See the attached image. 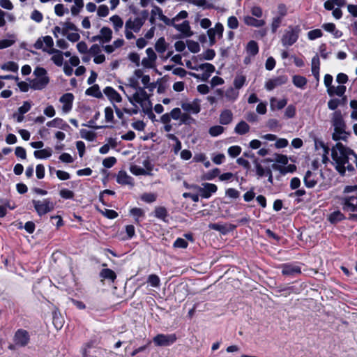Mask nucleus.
<instances>
[{"label": "nucleus", "instance_id": "nucleus-1", "mask_svg": "<svg viewBox=\"0 0 357 357\" xmlns=\"http://www.w3.org/2000/svg\"><path fill=\"white\" fill-rule=\"evenodd\" d=\"M339 200L344 211L357 212V185L345 186Z\"/></svg>", "mask_w": 357, "mask_h": 357}, {"label": "nucleus", "instance_id": "nucleus-2", "mask_svg": "<svg viewBox=\"0 0 357 357\" xmlns=\"http://www.w3.org/2000/svg\"><path fill=\"white\" fill-rule=\"evenodd\" d=\"M147 15V12L144 11L142 16L130 17L126 22L124 33L127 40H132L135 38L133 33L139 32L146 20Z\"/></svg>", "mask_w": 357, "mask_h": 357}, {"label": "nucleus", "instance_id": "nucleus-3", "mask_svg": "<svg viewBox=\"0 0 357 357\" xmlns=\"http://www.w3.org/2000/svg\"><path fill=\"white\" fill-rule=\"evenodd\" d=\"M127 98L134 107L139 105L144 113L148 114L151 112L152 104L144 88L139 89L132 96H127Z\"/></svg>", "mask_w": 357, "mask_h": 357}, {"label": "nucleus", "instance_id": "nucleus-4", "mask_svg": "<svg viewBox=\"0 0 357 357\" xmlns=\"http://www.w3.org/2000/svg\"><path fill=\"white\" fill-rule=\"evenodd\" d=\"M33 75L35 78L30 82L31 89L33 90L45 89L50 82L47 70L43 68L37 67L33 71Z\"/></svg>", "mask_w": 357, "mask_h": 357}, {"label": "nucleus", "instance_id": "nucleus-5", "mask_svg": "<svg viewBox=\"0 0 357 357\" xmlns=\"http://www.w3.org/2000/svg\"><path fill=\"white\" fill-rule=\"evenodd\" d=\"M301 29L299 25H290L284 31L281 37V43L284 47H290L296 43L299 38Z\"/></svg>", "mask_w": 357, "mask_h": 357}, {"label": "nucleus", "instance_id": "nucleus-6", "mask_svg": "<svg viewBox=\"0 0 357 357\" xmlns=\"http://www.w3.org/2000/svg\"><path fill=\"white\" fill-rule=\"evenodd\" d=\"M31 202L36 212L40 217L52 211L55 206L50 198L33 199Z\"/></svg>", "mask_w": 357, "mask_h": 357}, {"label": "nucleus", "instance_id": "nucleus-7", "mask_svg": "<svg viewBox=\"0 0 357 357\" xmlns=\"http://www.w3.org/2000/svg\"><path fill=\"white\" fill-rule=\"evenodd\" d=\"M193 70L197 71H203L201 74L190 73V75L197 79H199L203 82H206L211 77V74L215 71V66L209 63H205L197 66L192 67Z\"/></svg>", "mask_w": 357, "mask_h": 357}, {"label": "nucleus", "instance_id": "nucleus-8", "mask_svg": "<svg viewBox=\"0 0 357 357\" xmlns=\"http://www.w3.org/2000/svg\"><path fill=\"white\" fill-rule=\"evenodd\" d=\"M54 46V40L50 36H45L43 37H40L37 39L36 43L33 45V47L36 50H41L47 54H50V50H54L53 48Z\"/></svg>", "mask_w": 357, "mask_h": 357}, {"label": "nucleus", "instance_id": "nucleus-9", "mask_svg": "<svg viewBox=\"0 0 357 357\" xmlns=\"http://www.w3.org/2000/svg\"><path fill=\"white\" fill-rule=\"evenodd\" d=\"M13 342L17 347H26L30 342L29 333L22 328L17 330L13 336Z\"/></svg>", "mask_w": 357, "mask_h": 357}, {"label": "nucleus", "instance_id": "nucleus-10", "mask_svg": "<svg viewBox=\"0 0 357 357\" xmlns=\"http://www.w3.org/2000/svg\"><path fill=\"white\" fill-rule=\"evenodd\" d=\"M176 340L175 334H158L153 338V342L157 346L166 347L172 344Z\"/></svg>", "mask_w": 357, "mask_h": 357}, {"label": "nucleus", "instance_id": "nucleus-11", "mask_svg": "<svg viewBox=\"0 0 357 357\" xmlns=\"http://www.w3.org/2000/svg\"><path fill=\"white\" fill-rule=\"evenodd\" d=\"M147 56L142 60V65L146 68H153L155 66L157 55L151 47L146 50Z\"/></svg>", "mask_w": 357, "mask_h": 357}, {"label": "nucleus", "instance_id": "nucleus-12", "mask_svg": "<svg viewBox=\"0 0 357 357\" xmlns=\"http://www.w3.org/2000/svg\"><path fill=\"white\" fill-rule=\"evenodd\" d=\"M181 108L187 113L197 114L201 110L200 100L195 99L191 102H182Z\"/></svg>", "mask_w": 357, "mask_h": 357}, {"label": "nucleus", "instance_id": "nucleus-13", "mask_svg": "<svg viewBox=\"0 0 357 357\" xmlns=\"http://www.w3.org/2000/svg\"><path fill=\"white\" fill-rule=\"evenodd\" d=\"M281 268L282 275L287 276H295L301 273V267L296 264H284L281 266Z\"/></svg>", "mask_w": 357, "mask_h": 357}, {"label": "nucleus", "instance_id": "nucleus-14", "mask_svg": "<svg viewBox=\"0 0 357 357\" xmlns=\"http://www.w3.org/2000/svg\"><path fill=\"white\" fill-rule=\"evenodd\" d=\"M321 172L307 171L304 176V183L307 188H314L318 182Z\"/></svg>", "mask_w": 357, "mask_h": 357}, {"label": "nucleus", "instance_id": "nucleus-15", "mask_svg": "<svg viewBox=\"0 0 357 357\" xmlns=\"http://www.w3.org/2000/svg\"><path fill=\"white\" fill-rule=\"evenodd\" d=\"M203 187L199 188V192L202 198L208 199L212 194L216 192L218 187L213 183H204L202 184Z\"/></svg>", "mask_w": 357, "mask_h": 357}, {"label": "nucleus", "instance_id": "nucleus-16", "mask_svg": "<svg viewBox=\"0 0 357 357\" xmlns=\"http://www.w3.org/2000/svg\"><path fill=\"white\" fill-rule=\"evenodd\" d=\"M224 28L221 23H217L214 28L209 29L207 33L209 38V42L211 45L215 43V36L218 35L219 38L222 36Z\"/></svg>", "mask_w": 357, "mask_h": 357}, {"label": "nucleus", "instance_id": "nucleus-17", "mask_svg": "<svg viewBox=\"0 0 357 357\" xmlns=\"http://www.w3.org/2000/svg\"><path fill=\"white\" fill-rule=\"evenodd\" d=\"M73 99V95L70 93H65L60 98L59 100L63 104L62 111L64 113H68L71 110Z\"/></svg>", "mask_w": 357, "mask_h": 357}, {"label": "nucleus", "instance_id": "nucleus-18", "mask_svg": "<svg viewBox=\"0 0 357 357\" xmlns=\"http://www.w3.org/2000/svg\"><path fill=\"white\" fill-rule=\"evenodd\" d=\"M116 182L121 185H128L131 187L134 186V179L124 170H121L116 175Z\"/></svg>", "mask_w": 357, "mask_h": 357}, {"label": "nucleus", "instance_id": "nucleus-19", "mask_svg": "<svg viewBox=\"0 0 357 357\" xmlns=\"http://www.w3.org/2000/svg\"><path fill=\"white\" fill-rule=\"evenodd\" d=\"M103 93L113 105L115 102H121L122 100L121 95L111 86L105 87L103 89Z\"/></svg>", "mask_w": 357, "mask_h": 357}, {"label": "nucleus", "instance_id": "nucleus-20", "mask_svg": "<svg viewBox=\"0 0 357 357\" xmlns=\"http://www.w3.org/2000/svg\"><path fill=\"white\" fill-rule=\"evenodd\" d=\"M331 123L334 130L346 128V125L340 111L333 112Z\"/></svg>", "mask_w": 357, "mask_h": 357}, {"label": "nucleus", "instance_id": "nucleus-21", "mask_svg": "<svg viewBox=\"0 0 357 357\" xmlns=\"http://www.w3.org/2000/svg\"><path fill=\"white\" fill-rule=\"evenodd\" d=\"M288 80L287 76H280L275 79H271L266 82L265 87L267 90L271 91L275 87L285 84Z\"/></svg>", "mask_w": 357, "mask_h": 357}, {"label": "nucleus", "instance_id": "nucleus-22", "mask_svg": "<svg viewBox=\"0 0 357 357\" xmlns=\"http://www.w3.org/2000/svg\"><path fill=\"white\" fill-rule=\"evenodd\" d=\"M174 28L181 32L184 37H190L192 36V32L188 21L185 20L179 24L175 23Z\"/></svg>", "mask_w": 357, "mask_h": 357}, {"label": "nucleus", "instance_id": "nucleus-23", "mask_svg": "<svg viewBox=\"0 0 357 357\" xmlns=\"http://www.w3.org/2000/svg\"><path fill=\"white\" fill-rule=\"evenodd\" d=\"M244 23L253 27H261L265 25L266 21L263 19H256L252 16L246 15L243 17Z\"/></svg>", "mask_w": 357, "mask_h": 357}, {"label": "nucleus", "instance_id": "nucleus-24", "mask_svg": "<svg viewBox=\"0 0 357 357\" xmlns=\"http://www.w3.org/2000/svg\"><path fill=\"white\" fill-rule=\"evenodd\" d=\"M208 227L211 229L218 231L222 234H226L229 231H232L235 227L232 226L231 225H227L219 223H211L208 225Z\"/></svg>", "mask_w": 357, "mask_h": 357}, {"label": "nucleus", "instance_id": "nucleus-25", "mask_svg": "<svg viewBox=\"0 0 357 357\" xmlns=\"http://www.w3.org/2000/svg\"><path fill=\"white\" fill-rule=\"evenodd\" d=\"M50 51L49 54L52 55L51 57L52 62L59 67L62 66L63 65V52L56 49Z\"/></svg>", "mask_w": 357, "mask_h": 357}, {"label": "nucleus", "instance_id": "nucleus-26", "mask_svg": "<svg viewBox=\"0 0 357 357\" xmlns=\"http://www.w3.org/2000/svg\"><path fill=\"white\" fill-rule=\"evenodd\" d=\"M233 120V113L230 109H224L221 112L219 122L221 125H228Z\"/></svg>", "mask_w": 357, "mask_h": 357}, {"label": "nucleus", "instance_id": "nucleus-27", "mask_svg": "<svg viewBox=\"0 0 357 357\" xmlns=\"http://www.w3.org/2000/svg\"><path fill=\"white\" fill-rule=\"evenodd\" d=\"M47 126L56 128L61 130H66L69 126L68 125L60 118H55L53 120L47 123Z\"/></svg>", "mask_w": 357, "mask_h": 357}, {"label": "nucleus", "instance_id": "nucleus-28", "mask_svg": "<svg viewBox=\"0 0 357 357\" xmlns=\"http://www.w3.org/2000/svg\"><path fill=\"white\" fill-rule=\"evenodd\" d=\"M322 28L325 31L331 33L335 38H340L342 36V32L336 29L335 25L333 23H325L322 25Z\"/></svg>", "mask_w": 357, "mask_h": 357}, {"label": "nucleus", "instance_id": "nucleus-29", "mask_svg": "<svg viewBox=\"0 0 357 357\" xmlns=\"http://www.w3.org/2000/svg\"><path fill=\"white\" fill-rule=\"evenodd\" d=\"M349 135V133L345 130V128H340L334 130L332 137L333 139L335 141H345L348 138Z\"/></svg>", "mask_w": 357, "mask_h": 357}, {"label": "nucleus", "instance_id": "nucleus-30", "mask_svg": "<svg viewBox=\"0 0 357 357\" xmlns=\"http://www.w3.org/2000/svg\"><path fill=\"white\" fill-rule=\"evenodd\" d=\"M245 51L249 56H254L259 52V46L256 41L250 40L245 47Z\"/></svg>", "mask_w": 357, "mask_h": 357}, {"label": "nucleus", "instance_id": "nucleus-31", "mask_svg": "<svg viewBox=\"0 0 357 357\" xmlns=\"http://www.w3.org/2000/svg\"><path fill=\"white\" fill-rule=\"evenodd\" d=\"M100 38L102 43H109L112 38V31L110 28L104 26L100 31Z\"/></svg>", "mask_w": 357, "mask_h": 357}, {"label": "nucleus", "instance_id": "nucleus-32", "mask_svg": "<svg viewBox=\"0 0 357 357\" xmlns=\"http://www.w3.org/2000/svg\"><path fill=\"white\" fill-rule=\"evenodd\" d=\"M130 214L133 216L135 222L139 224L142 220L144 218V211L140 208H132L130 211Z\"/></svg>", "mask_w": 357, "mask_h": 357}, {"label": "nucleus", "instance_id": "nucleus-33", "mask_svg": "<svg viewBox=\"0 0 357 357\" xmlns=\"http://www.w3.org/2000/svg\"><path fill=\"white\" fill-rule=\"evenodd\" d=\"M320 61L317 55L312 59V73L317 80L319 78Z\"/></svg>", "mask_w": 357, "mask_h": 357}, {"label": "nucleus", "instance_id": "nucleus-34", "mask_svg": "<svg viewBox=\"0 0 357 357\" xmlns=\"http://www.w3.org/2000/svg\"><path fill=\"white\" fill-rule=\"evenodd\" d=\"M345 91L346 86L344 85H339L337 86H332L328 90H327V93L330 96H333L334 95L342 96Z\"/></svg>", "mask_w": 357, "mask_h": 357}, {"label": "nucleus", "instance_id": "nucleus-35", "mask_svg": "<svg viewBox=\"0 0 357 357\" xmlns=\"http://www.w3.org/2000/svg\"><path fill=\"white\" fill-rule=\"evenodd\" d=\"M115 32H119L123 26V21L121 17L117 15H112L109 18Z\"/></svg>", "mask_w": 357, "mask_h": 357}, {"label": "nucleus", "instance_id": "nucleus-36", "mask_svg": "<svg viewBox=\"0 0 357 357\" xmlns=\"http://www.w3.org/2000/svg\"><path fill=\"white\" fill-rule=\"evenodd\" d=\"M100 277L102 279H107L114 282L116 278V275L114 271L109 268H103L100 272Z\"/></svg>", "mask_w": 357, "mask_h": 357}, {"label": "nucleus", "instance_id": "nucleus-37", "mask_svg": "<svg viewBox=\"0 0 357 357\" xmlns=\"http://www.w3.org/2000/svg\"><path fill=\"white\" fill-rule=\"evenodd\" d=\"M250 130L249 125L244 121H240L235 127L234 132L238 135H244Z\"/></svg>", "mask_w": 357, "mask_h": 357}, {"label": "nucleus", "instance_id": "nucleus-38", "mask_svg": "<svg viewBox=\"0 0 357 357\" xmlns=\"http://www.w3.org/2000/svg\"><path fill=\"white\" fill-rule=\"evenodd\" d=\"M52 154V151L50 148L35 151L33 153L34 156L38 159H45L50 158Z\"/></svg>", "mask_w": 357, "mask_h": 357}, {"label": "nucleus", "instance_id": "nucleus-39", "mask_svg": "<svg viewBox=\"0 0 357 357\" xmlns=\"http://www.w3.org/2000/svg\"><path fill=\"white\" fill-rule=\"evenodd\" d=\"M239 93L238 89L235 88L230 87L226 90L225 96L228 101L234 102L238 97Z\"/></svg>", "mask_w": 357, "mask_h": 357}, {"label": "nucleus", "instance_id": "nucleus-40", "mask_svg": "<svg viewBox=\"0 0 357 357\" xmlns=\"http://www.w3.org/2000/svg\"><path fill=\"white\" fill-rule=\"evenodd\" d=\"M86 94L97 98H100L102 97V94L98 84H94L87 89L86 91Z\"/></svg>", "mask_w": 357, "mask_h": 357}, {"label": "nucleus", "instance_id": "nucleus-41", "mask_svg": "<svg viewBox=\"0 0 357 357\" xmlns=\"http://www.w3.org/2000/svg\"><path fill=\"white\" fill-rule=\"evenodd\" d=\"M74 5L70 8L72 15L77 16L84 7V0H73Z\"/></svg>", "mask_w": 357, "mask_h": 357}, {"label": "nucleus", "instance_id": "nucleus-42", "mask_svg": "<svg viewBox=\"0 0 357 357\" xmlns=\"http://www.w3.org/2000/svg\"><path fill=\"white\" fill-rule=\"evenodd\" d=\"M270 103L272 109H282L286 106L287 100L285 99L277 100L275 98H272Z\"/></svg>", "mask_w": 357, "mask_h": 357}, {"label": "nucleus", "instance_id": "nucleus-43", "mask_svg": "<svg viewBox=\"0 0 357 357\" xmlns=\"http://www.w3.org/2000/svg\"><path fill=\"white\" fill-rule=\"evenodd\" d=\"M246 82V77L242 74L236 75L234 79V86L236 89H241Z\"/></svg>", "mask_w": 357, "mask_h": 357}, {"label": "nucleus", "instance_id": "nucleus-44", "mask_svg": "<svg viewBox=\"0 0 357 357\" xmlns=\"http://www.w3.org/2000/svg\"><path fill=\"white\" fill-rule=\"evenodd\" d=\"M130 172L135 176H149L150 173L146 172L143 167L136 165H132L130 167Z\"/></svg>", "mask_w": 357, "mask_h": 357}, {"label": "nucleus", "instance_id": "nucleus-45", "mask_svg": "<svg viewBox=\"0 0 357 357\" xmlns=\"http://www.w3.org/2000/svg\"><path fill=\"white\" fill-rule=\"evenodd\" d=\"M344 215L340 211H335L331 213L328 216V220L331 223H337L344 219Z\"/></svg>", "mask_w": 357, "mask_h": 357}, {"label": "nucleus", "instance_id": "nucleus-46", "mask_svg": "<svg viewBox=\"0 0 357 357\" xmlns=\"http://www.w3.org/2000/svg\"><path fill=\"white\" fill-rule=\"evenodd\" d=\"M292 82L296 87L303 89L307 84V79L301 75H294L292 78Z\"/></svg>", "mask_w": 357, "mask_h": 357}, {"label": "nucleus", "instance_id": "nucleus-47", "mask_svg": "<svg viewBox=\"0 0 357 357\" xmlns=\"http://www.w3.org/2000/svg\"><path fill=\"white\" fill-rule=\"evenodd\" d=\"M80 135L82 138L90 142L93 141L96 137V134L94 132L86 129L80 130Z\"/></svg>", "mask_w": 357, "mask_h": 357}, {"label": "nucleus", "instance_id": "nucleus-48", "mask_svg": "<svg viewBox=\"0 0 357 357\" xmlns=\"http://www.w3.org/2000/svg\"><path fill=\"white\" fill-rule=\"evenodd\" d=\"M155 50L159 53H163L165 52L167 47H166V42L164 38H160L157 42L155 43Z\"/></svg>", "mask_w": 357, "mask_h": 357}, {"label": "nucleus", "instance_id": "nucleus-49", "mask_svg": "<svg viewBox=\"0 0 357 357\" xmlns=\"http://www.w3.org/2000/svg\"><path fill=\"white\" fill-rule=\"evenodd\" d=\"M225 130L222 126H213L209 128L208 133L212 137H217L221 135Z\"/></svg>", "mask_w": 357, "mask_h": 357}, {"label": "nucleus", "instance_id": "nucleus-50", "mask_svg": "<svg viewBox=\"0 0 357 357\" xmlns=\"http://www.w3.org/2000/svg\"><path fill=\"white\" fill-rule=\"evenodd\" d=\"M155 216L159 219L165 220L167 217V211L165 207L159 206L155 209Z\"/></svg>", "mask_w": 357, "mask_h": 357}, {"label": "nucleus", "instance_id": "nucleus-51", "mask_svg": "<svg viewBox=\"0 0 357 357\" xmlns=\"http://www.w3.org/2000/svg\"><path fill=\"white\" fill-rule=\"evenodd\" d=\"M1 69L6 71L17 72L18 70V66L13 61H8L1 66Z\"/></svg>", "mask_w": 357, "mask_h": 357}, {"label": "nucleus", "instance_id": "nucleus-52", "mask_svg": "<svg viewBox=\"0 0 357 357\" xmlns=\"http://www.w3.org/2000/svg\"><path fill=\"white\" fill-rule=\"evenodd\" d=\"M283 19L277 16L274 17L272 20L271 27L273 33H275L278 29L281 26Z\"/></svg>", "mask_w": 357, "mask_h": 357}, {"label": "nucleus", "instance_id": "nucleus-53", "mask_svg": "<svg viewBox=\"0 0 357 357\" xmlns=\"http://www.w3.org/2000/svg\"><path fill=\"white\" fill-rule=\"evenodd\" d=\"M142 165H143V167H144L143 168L144 169V170L146 172L150 173L149 176H153L154 165L151 162V161L149 158H147L142 162Z\"/></svg>", "mask_w": 357, "mask_h": 357}, {"label": "nucleus", "instance_id": "nucleus-54", "mask_svg": "<svg viewBox=\"0 0 357 357\" xmlns=\"http://www.w3.org/2000/svg\"><path fill=\"white\" fill-rule=\"evenodd\" d=\"M148 283L153 287H158L160 285V280L155 274H151L148 277Z\"/></svg>", "mask_w": 357, "mask_h": 357}, {"label": "nucleus", "instance_id": "nucleus-55", "mask_svg": "<svg viewBox=\"0 0 357 357\" xmlns=\"http://www.w3.org/2000/svg\"><path fill=\"white\" fill-rule=\"evenodd\" d=\"M322 36L323 33L321 30L319 29H313L307 33L308 38L312 40L321 38Z\"/></svg>", "mask_w": 357, "mask_h": 357}, {"label": "nucleus", "instance_id": "nucleus-56", "mask_svg": "<svg viewBox=\"0 0 357 357\" xmlns=\"http://www.w3.org/2000/svg\"><path fill=\"white\" fill-rule=\"evenodd\" d=\"M141 199L146 203H153L156 200V195L153 193H144L141 196Z\"/></svg>", "mask_w": 357, "mask_h": 357}, {"label": "nucleus", "instance_id": "nucleus-57", "mask_svg": "<svg viewBox=\"0 0 357 357\" xmlns=\"http://www.w3.org/2000/svg\"><path fill=\"white\" fill-rule=\"evenodd\" d=\"M254 164L256 169V173L259 177L265 176L266 168L263 167L258 162L257 159H255Z\"/></svg>", "mask_w": 357, "mask_h": 357}, {"label": "nucleus", "instance_id": "nucleus-58", "mask_svg": "<svg viewBox=\"0 0 357 357\" xmlns=\"http://www.w3.org/2000/svg\"><path fill=\"white\" fill-rule=\"evenodd\" d=\"M105 119L107 122L113 123L114 112L113 109L110 107H107L105 109Z\"/></svg>", "mask_w": 357, "mask_h": 357}, {"label": "nucleus", "instance_id": "nucleus-59", "mask_svg": "<svg viewBox=\"0 0 357 357\" xmlns=\"http://www.w3.org/2000/svg\"><path fill=\"white\" fill-rule=\"evenodd\" d=\"M180 120L182 123L186 124V125H190L192 123H195V120L190 116L189 113L182 114V116H181V118Z\"/></svg>", "mask_w": 357, "mask_h": 357}, {"label": "nucleus", "instance_id": "nucleus-60", "mask_svg": "<svg viewBox=\"0 0 357 357\" xmlns=\"http://www.w3.org/2000/svg\"><path fill=\"white\" fill-rule=\"evenodd\" d=\"M241 152V148L239 146H232L228 149V154L232 158L238 156Z\"/></svg>", "mask_w": 357, "mask_h": 357}, {"label": "nucleus", "instance_id": "nucleus-61", "mask_svg": "<svg viewBox=\"0 0 357 357\" xmlns=\"http://www.w3.org/2000/svg\"><path fill=\"white\" fill-rule=\"evenodd\" d=\"M188 50L192 53H197L200 50L199 45L197 42L190 40L188 42Z\"/></svg>", "mask_w": 357, "mask_h": 357}, {"label": "nucleus", "instance_id": "nucleus-62", "mask_svg": "<svg viewBox=\"0 0 357 357\" xmlns=\"http://www.w3.org/2000/svg\"><path fill=\"white\" fill-rule=\"evenodd\" d=\"M54 12L58 16H63L65 13H68V10L64 8V6L61 3H58L54 6Z\"/></svg>", "mask_w": 357, "mask_h": 357}, {"label": "nucleus", "instance_id": "nucleus-63", "mask_svg": "<svg viewBox=\"0 0 357 357\" xmlns=\"http://www.w3.org/2000/svg\"><path fill=\"white\" fill-rule=\"evenodd\" d=\"M128 86L135 91H138L139 89H143L139 86L138 79L136 77H130L128 79Z\"/></svg>", "mask_w": 357, "mask_h": 357}, {"label": "nucleus", "instance_id": "nucleus-64", "mask_svg": "<svg viewBox=\"0 0 357 357\" xmlns=\"http://www.w3.org/2000/svg\"><path fill=\"white\" fill-rule=\"evenodd\" d=\"M109 14V8L106 5H100L97 10V15L100 17L107 16Z\"/></svg>", "mask_w": 357, "mask_h": 357}]
</instances>
